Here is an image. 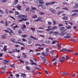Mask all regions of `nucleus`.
Returning <instances> with one entry per match:
<instances>
[{
  "instance_id": "nucleus-1",
  "label": "nucleus",
  "mask_w": 78,
  "mask_h": 78,
  "mask_svg": "<svg viewBox=\"0 0 78 78\" xmlns=\"http://www.w3.org/2000/svg\"><path fill=\"white\" fill-rule=\"evenodd\" d=\"M66 36L64 37V38H65V39H69V38H70V37H71L70 36H72V34L70 33L67 34V33L66 32L65 33H60L59 34V35L62 36H64V35H66Z\"/></svg>"
},
{
  "instance_id": "nucleus-2",
  "label": "nucleus",
  "mask_w": 78,
  "mask_h": 78,
  "mask_svg": "<svg viewBox=\"0 0 78 78\" xmlns=\"http://www.w3.org/2000/svg\"><path fill=\"white\" fill-rule=\"evenodd\" d=\"M41 55L43 56H40L41 58L42 59H43L44 61H46V60H47V59H46V58H45V56H47L48 55V53H46V54H45L44 52H43L41 53Z\"/></svg>"
},
{
  "instance_id": "nucleus-3",
  "label": "nucleus",
  "mask_w": 78,
  "mask_h": 78,
  "mask_svg": "<svg viewBox=\"0 0 78 78\" xmlns=\"http://www.w3.org/2000/svg\"><path fill=\"white\" fill-rule=\"evenodd\" d=\"M60 51H63L64 52V51H68V52H71V51H73L72 50H67L65 48H63L62 49H60Z\"/></svg>"
},
{
  "instance_id": "nucleus-4",
  "label": "nucleus",
  "mask_w": 78,
  "mask_h": 78,
  "mask_svg": "<svg viewBox=\"0 0 78 78\" xmlns=\"http://www.w3.org/2000/svg\"><path fill=\"white\" fill-rule=\"evenodd\" d=\"M31 62H32L30 63V65H35L36 66H37V64L36 62H33V61L31 60H30Z\"/></svg>"
},
{
  "instance_id": "nucleus-5",
  "label": "nucleus",
  "mask_w": 78,
  "mask_h": 78,
  "mask_svg": "<svg viewBox=\"0 0 78 78\" xmlns=\"http://www.w3.org/2000/svg\"><path fill=\"white\" fill-rule=\"evenodd\" d=\"M49 11L51 12H52V13H55L56 12V10L52 9H49Z\"/></svg>"
},
{
  "instance_id": "nucleus-6",
  "label": "nucleus",
  "mask_w": 78,
  "mask_h": 78,
  "mask_svg": "<svg viewBox=\"0 0 78 78\" xmlns=\"http://www.w3.org/2000/svg\"><path fill=\"white\" fill-rule=\"evenodd\" d=\"M55 3V2H54L49 3H46V6H48V5H51V4H54Z\"/></svg>"
},
{
  "instance_id": "nucleus-7",
  "label": "nucleus",
  "mask_w": 78,
  "mask_h": 78,
  "mask_svg": "<svg viewBox=\"0 0 78 78\" xmlns=\"http://www.w3.org/2000/svg\"><path fill=\"white\" fill-rule=\"evenodd\" d=\"M42 19V17H39L37 19V20H35V22H38V21H40L41 19Z\"/></svg>"
},
{
  "instance_id": "nucleus-8",
  "label": "nucleus",
  "mask_w": 78,
  "mask_h": 78,
  "mask_svg": "<svg viewBox=\"0 0 78 78\" xmlns=\"http://www.w3.org/2000/svg\"><path fill=\"white\" fill-rule=\"evenodd\" d=\"M16 7L18 8V9L20 10L21 8V6L19 4L17 5Z\"/></svg>"
},
{
  "instance_id": "nucleus-9",
  "label": "nucleus",
  "mask_w": 78,
  "mask_h": 78,
  "mask_svg": "<svg viewBox=\"0 0 78 78\" xmlns=\"http://www.w3.org/2000/svg\"><path fill=\"white\" fill-rule=\"evenodd\" d=\"M18 0H15L14 2L13 3V5H17V3H18Z\"/></svg>"
},
{
  "instance_id": "nucleus-10",
  "label": "nucleus",
  "mask_w": 78,
  "mask_h": 78,
  "mask_svg": "<svg viewBox=\"0 0 78 78\" xmlns=\"http://www.w3.org/2000/svg\"><path fill=\"white\" fill-rule=\"evenodd\" d=\"M65 29V27H61L59 28V30L60 31H63Z\"/></svg>"
},
{
  "instance_id": "nucleus-11",
  "label": "nucleus",
  "mask_w": 78,
  "mask_h": 78,
  "mask_svg": "<svg viewBox=\"0 0 78 78\" xmlns=\"http://www.w3.org/2000/svg\"><path fill=\"white\" fill-rule=\"evenodd\" d=\"M22 56L23 57V58H27V55H25V54L24 53H23Z\"/></svg>"
},
{
  "instance_id": "nucleus-12",
  "label": "nucleus",
  "mask_w": 78,
  "mask_h": 78,
  "mask_svg": "<svg viewBox=\"0 0 78 78\" xmlns=\"http://www.w3.org/2000/svg\"><path fill=\"white\" fill-rule=\"evenodd\" d=\"M17 17L18 18H19L20 19H22L23 18V16H22V15H18L17 16Z\"/></svg>"
},
{
  "instance_id": "nucleus-13",
  "label": "nucleus",
  "mask_w": 78,
  "mask_h": 78,
  "mask_svg": "<svg viewBox=\"0 0 78 78\" xmlns=\"http://www.w3.org/2000/svg\"><path fill=\"white\" fill-rule=\"evenodd\" d=\"M53 34H54V35H58V34H59V32H53Z\"/></svg>"
},
{
  "instance_id": "nucleus-14",
  "label": "nucleus",
  "mask_w": 78,
  "mask_h": 78,
  "mask_svg": "<svg viewBox=\"0 0 78 78\" xmlns=\"http://www.w3.org/2000/svg\"><path fill=\"white\" fill-rule=\"evenodd\" d=\"M17 27H18V26L17 25H16L15 26L13 27H12V28H13V30H16V28H17Z\"/></svg>"
},
{
  "instance_id": "nucleus-15",
  "label": "nucleus",
  "mask_w": 78,
  "mask_h": 78,
  "mask_svg": "<svg viewBox=\"0 0 78 78\" xmlns=\"http://www.w3.org/2000/svg\"><path fill=\"white\" fill-rule=\"evenodd\" d=\"M56 42H58V41H54L52 42V44H56Z\"/></svg>"
},
{
  "instance_id": "nucleus-16",
  "label": "nucleus",
  "mask_w": 78,
  "mask_h": 78,
  "mask_svg": "<svg viewBox=\"0 0 78 78\" xmlns=\"http://www.w3.org/2000/svg\"><path fill=\"white\" fill-rule=\"evenodd\" d=\"M26 69L27 70L30 71V67H29V66H26Z\"/></svg>"
},
{
  "instance_id": "nucleus-17",
  "label": "nucleus",
  "mask_w": 78,
  "mask_h": 78,
  "mask_svg": "<svg viewBox=\"0 0 78 78\" xmlns=\"http://www.w3.org/2000/svg\"><path fill=\"white\" fill-rule=\"evenodd\" d=\"M30 7H26V11H29V10H30Z\"/></svg>"
},
{
  "instance_id": "nucleus-18",
  "label": "nucleus",
  "mask_w": 78,
  "mask_h": 78,
  "mask_svg": "<svg viewBox=\"0 0 78 78\" xmlns=\"http://www.w3.org/2000/svg\"><path fill=\"white\" fill-rule=\"evenodd\" d=\"M50 30H52V31H54V30H53L51 29H46V31H50Z\"/></svg>"
},
{
  "instance_id": "nucleus-19",
  "label": "nucleus",
  "mask_w": 78,
  "mask_h": 78,
  "mask_svg": "<svg viewBox=\"0 0 78 78\" xmlns=\"http://www.w3.org/2000/svg\"><path fill=\"white\" fill-rule=\"evenodd\" d=\"M68 27H66V28L67 29H70V28H72V26H69V25H67Z\"/></svg>"
},
{
  "instance_id": "nucleus-20",
  "label": "nucleus",
  "mask_w": 78,
  "mask_h": 78,
  "mask_svg": "<svg viewBox=\"0 0 78 78\" xmlns=\"http://www.w3.org/2000/svg\"><path fill=\"white\" fill-rule=\"evenodd\" d=\"M39 3H40V4H43L44 2L43 1H42V0H39Z\"/></svg>"
},
{
  "instance_id": "nucleus-21",
  "label": "nucleus",
  "mask_w": 78,
  "mask_h": 78,
  "mask_svg": "<svg viewBox=\"0 0 78 78\" xmlns=\"http://www.w3.org/2000/svg\"><path fill=\"white\" fill-rule=\"evenodd\" d=\"M6 35H5V34H3L2 35V38L3 39H5V38H6Z\"/></svg>"
},
{
  "instance_id": "nucleus-22",
  "label": "nucleus",
  "mask_w": 78,
  "mask_h": 78,
  "mask_svg": "<svg viewBox=\"0 0 78 78\" xmlns=\"http://www.w3.org/2000/svg\"><path fill=\"white\" fill-rule=\"evenodd\" d=\"M62 12H61V11H59L58 12V13H57V15H59L60 14H61L62 13Z\"/></svg>"
},
{
  "instance_id": "nucleus-23",
  "label": "nucleus",
  "mask_w": 78,
  "mask_h": 78,
  "mask_svg": "<svg viewBox=\"0 0 78 78\" xmlns=\"http://www.w3.org/2000/svg\"><path fill=\"white\" fill-rule=\"evenodd\" d=\"M49 52V49L47 48L46 49V53H48Z\"/></svg>"
},
{
  "instance_id": "nucleus-24",
  "label": "nucleus",
  "mask_w": 78,
  "mask_h": 78,
  "mask_svg": "<svg viewBox=\"0 0 78 78\" xmlns=\"http://www.w3.org/2000/svg\"><path fill=\"white\" fill-rule=\"evenodd\" d=\"M15 66V64L11 65H10V67H12V68H15V66Z\"/></svg>"
},
{
  "instance_id": "nucleus-25",
  "label": "nucleus",
  "mask_w": 78,
  "mask_h": 78,
  "mask_svg": "<svg viewBox=\"0 0 78 78\" xmlns=\"http://www.w3.org/2000/svg\"><path fill=\"white\" fill-rule=\"evenodd\" d=\"M30 29L33 31H35V28H34L31 27Z\"/></svg>"
},
{
  "instance_id": "nucleus-26",
  "label": "nucleus",
  "mask_w": 78,
  "mask_h": 78,
  "mask_svg": "<svg viewBox=\"0 0 78 78\" xmlns=\"http://www.w3.org/2000/svg\"><path fill=\"white\" fill-rule=\"evenodd\" d=\"M52 29H53L54 30H55V29H57L58 27L56 26H54L52 27Z\"/></svg>"
},
{
  "instance_id": "nucleus-27",
  "label": "nucleus",
  "mask_w": 78,
  "mask_h": 78,
  "mask_svg": "<svg viewBox=\"0 0 78 78\" xmlns=\"http://www.w3.org/2000/svg\"><path fill=\"white\" fill-rule=\"evenodd\" d=\"M63 75H69V74L67 73H62Z\"/></svg>"
},
{
  "instance_id": "nucleus-28",
  "label": "nucleus",
  "mask_w": 78,
  "mask_h": 78,
  "mask_svg": "<svg viewBox=\"0 0 78 78\" xmlns=\"http://www.w3.org/2000/svg\"><path fill=\"white\" fill-rule=\"evenodd\" d=\"M18 33L19 34H21L22 33V31L21 30H19L18 31Z\"/></svg>"
},
{
  "instance_id": "nucleus-29",
  "label": "nucleus",
  "mask_w": 78,
  "mask_h": 78,
  "mask_svg": "<svg viewBox=\"0 0 78 78\" xmlns=\"http://www.w3.org/2000/svg\"><path fill=\"white\" fill-rule=\"evenodd\" d=\"M31 9H34V10H36V8L34 7H33L31 6Z\"/></svg>"
},
{
  "instance_id": "nucleus-30",
  "label": "nucleus",
  "mask_w": 78,
  "mask_h": 78,
  "mask_svg": "<svg viewBox=\"0 0 78 78\" xmlns=\"http://www.w3.org/2000/svg\"><path fill=\"white\" fill-rule=\"evenodd\" d=\"M40 15H43L45 14V13L44 12H40L39 13Z\"/></svg>"
},
{
  "instance_id": "nucleus-31",
  "label": "nucleus",
  "mask_w": 78,
  "mask_h": 78,
  "mask_svg": "<svg viewBox=\"0 0 78 78\" xmlns=\"http://www.w3.org/2000/svg\"><path fill=\"white\" fill-rule=\"evenodd\" d=\"M63 19L65 20H67V19H68V18L67 16H64L63 17Z\"/></svg>"
},
{
  "instance_id": "nucleus-32",
  "label": "nucleus",
  "mask_w": 78,
  "mask_h": 78,
  "mask_svg": "<svg viewBox=\"0 0 78 78\" xmlns=\"http://www.w3.org/2000/svg\"><path fill=\"white\" fill-rule=\"evenodd\" d=\"M50 41H46V44H50Z\"/></svg>"
},
{
  "instance_id": "nucleus-33",
  "label": "nucleus",
  "mask_w": 78,
  "mask_h": 78,
  "mask_svg": "<svg viewBox=\"0 0 78 78\" xmlns=\"http://www.w3.org/2000/svg\"><path fill=\"white\" fill-rule=\"evenodd\" d=\"M0 12L2 13V14H4V12H3V10H2L1 9H0Z\"/></svg>"
},
{
  "instance_id": "nucleus-34",
  "label": "nucleus",
  "mask_w": 78,
  "mask_h": 78,
  "mask_svg": "<svg viewBox=\"0 0 78 78\" xmlns=\"http://www.w3.org/2000/svg\"><path fill=\"white\" fill-rule=\"evenodd\" d=\"M52 20L53 21V24L56 25V22L55 20Z\"/></svg>"
},
{
  "instance_id": "nucleus-35",
  "label": "nucleus",
  "mask_w": 78,
  "mask_h": 78,
  "mask_svg": "<svg viewBox=\"0 0 78 78\" xmlns=\"http://www.w3.org/2000/svg\"><path fill=\"white\" fill-rule=\"evenodd\" d=\"M33 18H34V19L35 18H37V16H36V15H34L32 16Z\"/></svg>"
},
{
  "instance_id": "nucleus-36",
  "label": "nucleus",
  "mask_w": 78,
  "mask_h": 78,
  "mask_svg": "<svg viewBox=\"0 0 78 78\" xmlns=\"http://www.w3.org/2000/svg\"><path fill=\"white\" fill-rule=\"evenodd\" d=\"M51 53L52 54V56H53V55L54 54V51H51Z\"/></svg>"
},
{
  "instance_id": "nucleus-37",
  "label": "nucleus",
  "mask_w": 78,
  "mask_h": 78,
  "mask_svg": "<svg viewBox=\"0 0 78 78\" xmlns=\"http://www.w3.org/2000/svg\"><path fill=\"white\" fill-rule=\"evenodd\" d=\"M19 61H20V62H21V63H24V62H23V61L22 60L20 59L19 60Z\"/></svg>"
},
{
  "instance_id": "nucleus-38",
  "label": "nucleus",
  "mask_w": 78,
  "mask_h": 78,
  "mask_svg": "<svg viewBox=\"0 0 78 78\" xmlns=\"http://www.w3.org/2000/svg\"><path fill=\"white\" fill-rule=\"evenodd\" d=\"M19 14V12L17 11H16L15 12V15H18Z\"/></svg>"
},
{
  "instance_id": "nucleus-39",
  "label": "nucleus",
  "mask_w": 78,
  "mask_h": 78,
  "mask_svg": "<svg viewBox=\"0 0 78 78\" xmlns=\"http://www.w3.org/2000/svg\"><path fill=\"white\" fill-rule=\"evenodd\" d=\"M36 47H37L38 46V47H41V45L39 44H37L36 45H35Z\"/></svg>"
},
{
  "instance_id": "nucleus-40",
  "label": "nucleus",
  "mask_w": 78,
  "mask_h": 78,
  "mask_svg": "<svg viewBox=\"0 0 78 78\" xmlns=\"http://www.w3.org/2000/svg\"><path fill=\"white\" fill-rule=\"evenodd\" d=\"M17 51V49H15L12 51V52H16V51Z\"/></svg>"
},
{
  "instance_id": "nucleus-41",
  "label": "nucleus",
  "mask_w": 78,
  "mask_h": 78,
  "mask_svg": "<svg viewBox=\"0 0 78 78\" xmlns=\"http://www.w3.org/2000/svg\"><path fill=\"white\" fill-rule=\"evenodd\" d=\"M76 14L77 13H75L72 15V17H73V16H76Z\"/></svg>"
},
{
  "instance_id": "nucleus-42",
  "label": "nucleus",
  "mask_w": 78,
  "mask_h": 78,
  "mask_svg": "<svg viewBox=\"0 0 78 78\" xmlns=\"http://www.w3.org/2000/svg\"><path fill=\"white\" fill-rule=\"evenodd\" d=\"M23 17L24 18H26L27 17V15H22Z\"/></svg>"
},
{
  "instance_id": "nucleus-43",
  "label": "nucleus",
  "mask_w": 78,
  "mask_h": 78,
  "mask_svg": "<svg viewBox=\"0 0 78 78\" xmlns=\"http://www.w3.org/2000/svg\"><path fill=\"white\" fill-rule=\"evenodd\" d=\"M75 6H76V7L77 8H78V3H75Z\"/></svg>"
},
{
  "instance_id": "nucleus-44",
  "label": "nucleus",
  "mask_w": 78,
  "mask_h": 78,
  "mask_svg": "<svg viewBox=\"0 0 78 78\" xmlns=\"http://www.w3.org/2000/svg\"><path fill=\"white\" fill-rule=\"evenodd\" d=\"M11 41V42H14V41H15V39H11L10 40Z\"/></svg>"
},
{
  "instance_id": "nucleus-45",
  "label": "nucleus",
  "mask_w": 78,
  "mask_h": 78,
  "mask_svg": "<svg viewBox=\"0 0 78 78\" xmlns=\"http://www.w3.org/2000/svg\"><path fill=\"white\" fill-rule=\"evenodd\" d=\"M76 74L75 73L72 75V76L73 77H75V76H76Z\"/></svg>"
},
{
  "instance_id": "nucleus-46",
  "label": "nucleus",
  "mask_w": 78,
  "mask_h": 78,
  "mask_svg": "<svg viewBox=\"0 0 78 78\" xmlns=\"http://www.w3.org/2000/svg\"><path fill=\"white\" fill-rule=\"evenodd\" d=\"M8 22L7 21H6L5 22V26H8Z\"/></svg>"
},
{
  "instance_id": "nucleus-47",
  "label": "nucleus",
  "mask_w": 78,
  "mask_h": 78,
  "mask_svg": "<svg viewBox=\"0 0 78 78\" xmlns=\"http://www.w3.org/2000/svg\"><path fill=\"white\" fill-rule=\"evenodd\" d=\"M72 12H78V10H72Z\"/></svg>"
},
{
  "instance_id": "nucleus-48",
  "label": "nucleus",
  "mask_w": 78,
  "mask_h": 78,
  "mask_svg": "<svg viewBox=\"0 0 78 78\" xmlns=\"http://www.w3.org/2000/svg\"><path fill=\"white\" fill-rule=\"evenodd\" d=\"M32 43V41H28V43L29 44H31Z\"/></svg>"
},
{
  "instance_id": "nucleus-49",
  "label": "nucleus",
  "mask_w": 78,
  "mask_h": 78,
  "mask_svg": "<svg viewBox=\"0 0 78 78\" xmlns=\"http://www.w3.org/2000/svg\"><path fill=\"white\" fill-rule=\"evenodd\" d=\"M65 23L66 25H67V24L69 23V21H65Z\"/></svg>"
},
{
  "instance_id": "nucleus-50",
  "label": "nucleus",
  "mask_w": 78,
  "mask_h": 78,
  "mask_svg": "<svg viewBox=\"0 0 78 78\" xmlns=\"http://www.w3.org/2000/svg\"><path fill=\"white\" fill-rule=\"evenodd\" d=\"M16 77H17V78H19V76H20L19 75V74H16Z\"/></svg>"
},
{
  "instance_id": "nucleus-51",
  "label": "nucleus",
  "mask_w": 78,
  "mask_h": 78,
  "mask_svg": "<svg viewBox=\"0 0 78 78\" xmlns=\"http://www.w3.org/2000/svg\"><path fill=\"white\" fill-rule=\"evenodd\" d=\"M20 45H23L24 47H25V44H24L23 43H22V42L20 43Z\"/></svg>"
},
{
  "instance_id": "nucleus-52",
  "label": "nucleus",
  "mask_w": 78,
  "mask_h": 78,
  "mask_svg": "<svg viewBox=\"0 0 78 78\" xmlns=\"http://www.w3.org/2000/svg\"><path fill=\"white\" fill-rule=\"evenodd\" d=\"M2 2H3V3H5V2H6L7 1L6 0H2Z\"/></svg>"
},
{
  "instance_id": "nucleus-53",
  "label": "nucleus",
  "mask_w": 78,
  "mask_h": 78,
  "mask_svg": "<svg viewBox=\"0 0 78 78\" xmlns=\"http://www.w3.org/2000/svg\"><path fill=\"white\" fill-rule=\"evenodd\" d=\"M62 9H66V10H69V9H68L67 8V7L63 8Z\"/></svg>"
},
{
  "instance_id": "nucleus-54",
  "label": "nucleus",
  "mask_w": 78,
  "mask_h": 78,
  "mask_svg": "<svg viewBox=\"0 0 78 78\" xmlns=\"http://www.w3.org/2000/svg\"><path fill=\"white\" fill-rule=\"evenodd\" d=\"M22 20L24 21H26V20H27L28 19H24V18H23L22 19Z\"/></svg>"
},
{
  "instance_id": "nucleus-55",
  "label": "nucleus",
  "mask_w": 78,
  "mask_h": 78,
  "mask_svg": "<svg viewBox=\"0 0 78 78\" xmlns=\"http://www.w3.org/2000/svg\"><path fill=\"white\" fill-rule=\"evenodd\" d=\"M62 60H63V61L64 60V59H65V57L64 56H63L62 58Z\"/></svg>"
},
{
  "instance_id": "nucleus-56",
  "label": "nucleus",
  "mask_w": 78,
  "mask_h": 78,
  "mask_svg": "<svg viewBox=\"0 0 78 78\" xmlns=\"http://www.w3.org/2000/svg\"><path fill=\"white\" fill-rule=\"evenodd\" d=\"M22 36L23 37H26L27 36L26 35H22Z\"/></svg>"
},
{
  "instance_id": "nucleus-57",
  "label": "nucleus",
  "mask_w": 78,
  "mask_h": 78,
  "mask_svg": "<svg viewBox=\"0 0 78 78\" xmlns=\"http://www.w3.org/2000/svg\"><path fill=\"white\" fill-rule=\"evenodd\" d=\"M23 28H26V26L25 24H23Z\"/></svg>"
},
{
  "instance_id": "nucleus-58",
  "label": "nucleus",
  "mask_w": 78,
  "mask_h": 78,
  "mask_svg": "<svg viewBox=\"0 0 78 78\" xmlns=\"http://www.w3.org/2000/svg\"><path fill=\"white\" fill-rule=\"evenodd\" d=\"M59 62H61V63L62 62H63V61H64V60H60L59 61Z\"/></svg>"
},
{
  "instance_id": "nucleus-59",
  "label": "nucleus",
  "mask_w": 78,
  "mask_h": 78,
  "mask_svg": "<svg viewBox=\"0 0 78 78\" xmlns=\"http://www.w3.org/2000/svg\"><path fill=\"white\" fill-rule=\"evenodd\" d=\"M5 68H6V66H4L2 68V70H5Z\"/></svg>"
},
{
  "instance_id": "nucleus-60",
  "label": "nucleus",
  "mask_w": 78,
  "mask_h": 78,
  "mask_svg": "<svg viewBox=\"0 0 78 78\" xmlns=\"http://www.w3.org/2000/svg\"><path fill=\"white\" fill-rule=\"evenodd\" d=\"M53 31H50V32H49V34H51L53 33Z\"/></svg>"
},
{
  "instance_id": "nucleus-61",
  "label": "nucleus",
  "mask_w": 78,
  "mask_h": 78,
  "mask_svg": "<svg viewBox=\"0 0 78 78\" xmlns=\"http://www.w3.org/2000/svg\"><path fill=\"white\" fill-rule=\"evenodd\" d=\"M25 63L26 64H27V65L29 64H30V63L29 62H27V61L25 62Z\"/></svg>"
},
{
  "instance_id": "nucleus-62",
  "label": "nucleus",
  "mask_w": 78,
  "mask_h": 78,
  "mask_svg": "<svg viewBox=\"0 0 78 78\" xmlns=\"http://www.w3.org/2000/svg\"><path fill=\"white\" fill-rule=\"evenodd\" d=\"M33 39H34V40H38L37 39V37H34V38H33Z\"/></svg>"
},
{
  "instance_id": "nucleus-63",
  "label": "nucleus",
  "mask_w": 78,
  "mask_h": 78,
  "mask_svg": "<svg viewBox=\"0 0 78 78\" xmlns=\"http://www.w3.org/2000/svg\"><path fill=\"white\" fill-rule=\"evenodd\" d=\"M15 43L16 44H20V42H19V41H16L15 42Z\"/></svg>"
},
{
  "instance_id": "nucleus-64",
  "label": "nucleus",
  "mask_w": 78,
  "mask_h": 78,
  "mask_svg": "<svg viewBox=\"0 0 78 78\" xmlns=\"http://www.w3.org/2000/svg\"><path fill=\"white\" fill-rule=\"evenodd\" d=\"M55 60H56V58H55L54 59H52V61L53 62V61H55Z\"/></svg>"
}]
</instances>
